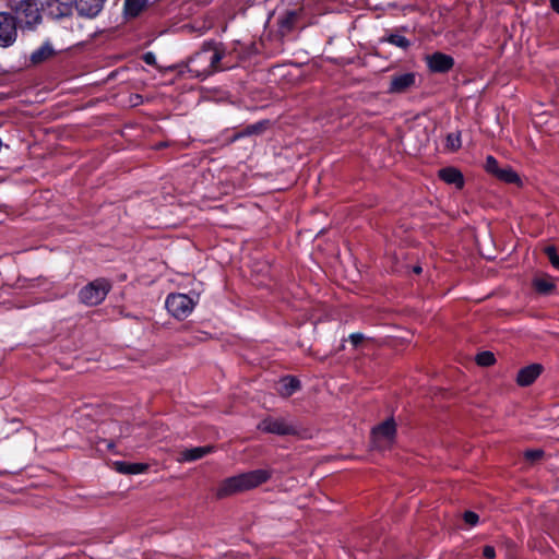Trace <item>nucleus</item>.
I'll use <instances>...</instances> for the list:
<instances>
[{
	"label": "nucleus",
	"mask_w": 559,
	"mask_h": 559,
	"mask_svg": "<svg viewBox=\"0 0 559 559\" xmlns=\"http://www.w3.org/2000/svg\"><path fill=\"white\" fill-rule=\"evenodd\" d=\"M214 452L213 445H203V447H195L191 449H186L180 452V462H192L200 460L204 457L205 455Z\"/></svg>",
	"instance_id": "obj_16"
},
{
	"label": "nucleus",
	"mask_w": 559,
	"mask_h": 559,
	"mask_svg": "<svg viewBox=\"0 0 559 559\" xmlns=\"http://www.w3.org/2000/svg\"><path fill=\"white\" fill-rule=\"evenodd\" d=\"M415 82L416 75L412 72L393 75L388 92L392 94L405 93L415 85Z\"/></svg>",
	"instance_id": "obj_11"
},
{
	"label": "nucleus",
	"mask_w": 559,
	"mask_h": 559,
	"mask_svg": "<svg viewBox=\"0 0 559 559\" xmlns=\"http://www.w3.org/2000/svg\"><path fill=\"white\" fill-rule=\"evenodd\" d=\"M483 556L487 559H493L496 557V550L492 546H485L483 549Z\"/></svg>",
	"instance_id": "obj_32"
},
{
	"label": "nucleus",
	"mask_w": 559,
	"mask_h": 559,
	"mask_svg": "<svg viewBox=\"0 0 559 559\" xmlns=\"http://www.w3.org/2000/svg\"><path fill=\"white\" fill-rule=\"evenodd\" d=\"M550 7L555 12L559 13V0H550Z\"/></svg>",
	"instance_id": "obj_34"
},
{
	"label": "nucleus",
	"mask_w": 559,
	"mask_h": 559,
	"mask_svg": "<svg viewBox=\"0 0 559 559\" xmlns=\"http://www.w3.org/2000/svg\"><path fill=\"white\" fill-rule=\"evenodd\" d=\"M257 428L262 432L276 436H296L299 433L298 425L285 417L267 416L258 424Z\"/></svg>",
	"instance_id": "obj_4"
},
{
	"label": "nucleus",
	"mask_w": 559,
	"mask_h": 559,
	"mask_svg": "<svg viewBox=\"0 0 559 559\" xmlns=\"http://www.w3.org/2000/svg\"><path fill=\"white\" fill-rule=\"evenodd\" d=\"M199 301V296L195 298L181 293L169 294L165 300L167 311L176 319L183 320L188 318Z\"/></svg>",
	"instance_id": "obj_3"
},
{
	"label": "nucleus",
	"mask_w": 559,
	"mask_h": 559,
	"mask_svg": "<svg viewBox=\"0 0 559 559\" xmlns=\"http://www.w3.org/2000/svg\"><path fill=\"white\" fill-rule=\"evenodd\" d=\"M385 40L389 44L402 49H407L411 46V41L405 36L400 34H390Z\"/></svg>",
	"instance_id": "obj_24"
},
{
	"label": "nucleus",
	"mask_w": 559,
	"mask_h": 559,
	"mask_svg": "<svg viewBox=\"0 0 559 559\" xmlns=\"http://www.w3.org/2000/svg\"><path fill=\"white\" fill-rule=\"evenodd\" d=\"M413 271H414L416 274H419V273L421 272V267L417 265V266H415V267L413 269Z\"/></svg>",
	"instance_id": "obj_35"
},
{
	"label": "nucleus",
	"mask_w": 559,
	"mask_h": 559,
	"mask_svg": "<svg viewBox=\"0 0 559 559\" xmlns=\"http://www.w3.org/2000/svg\"><path fill=\"white\" fill-rule=\"evenodd\" d=\"M544 455V451L542 449H532L527 450L524 453V457L530 462H536L537 460L542 459Z\"/></svg>",
	"instance_id": "obj_29"
},
{
	"label": "nucleus",
	"mask_w": 559,
	"mask_h": 559,
	"mask_svg": "<svg viewBox=\"0 0 559 559\" xmlns=\"http://www.w3.org/2000/svg\"><path fill=\"white\" fill-rule=\"evenodd\" d=\"M300 386L301 383L296 377L286 376L281 378L276 391L281 396L289 397L295 392H297L300 389Z\"/></svg>",
	"instance_id": "obj_14"
},
{
	"label": "nucleus",
	"mask_w": 559,
	"mask_h": 559,
	"mask_svg": "<svg viewBox=\"0 0 559 559\" xmlns=\"http://www.w3.org/2000/svg\"><path fill=\"white\" fill-rule=\"evenodd\" d=\"M426 63L428 69L435 73H447L454 66V59L443 52H433L426 57Z\"/></svg>",
	"instance_id": "obj_10"
},
{
	"label": "nucleus",
	"mask_w": 559,
	"mask_h": 559,
	"mask_svg": "<svg viewBox=\"0 0 559 559\" xmlns=\"http://www.w3.org/2000/svg\"><path fill=\"white\" fill-rule=\"evenodd\" d=\"M495 361H496L495 355L488 350L481 352V353L477 354V356H476L477 365L483 366V367H489V366L493 365Z\"/></svg>",
	"instance_id": "obj_25"
},
{
	"label": "nucleus",
	"mask_w": 559,
	"mask_h": 559,
	"mask_svg": "<svg viewBox=\"0 0 559 559\" xmlns=\"http://www.w3.org/2000/svg\"><path fill=\"white\" fill-rule=\"evenodd\" d=\"M463 519L466 524L471 526H475L478 523V514L473 511H466L463 515Z\"/></svg>",
	"instance_id": "obj_30"
},
{
	"label": "nucleus",
	"mask_w": 559,
	"mask_h": 559,
	"mask_svg": "<svg viewBox=\"0 0 559 559\" xmlns=\"http://www.w3.org/2000/svg\"><path fill=\"white\" fill-rule=\"evenodd\" d=\"M496 178L507 183H519L521 181L519 175L510 166L500 168Z\"/></svg>",
	"instance_id": "obj_22"
},
{
	"label": "nucleus",
	"mask_w": 559,
	"mask_h": 559,
	"mask_svg": "<svg viewBox=\"0 0 559 559\" xmlns=\"http://www.w3.org/2000/svg\"><path fill=\"white\" fill-rule=\"evenodd\" d=\"M462 145V142H461V133L460 132H453V133H449L448 136H447V143H445V146L454 152V151H457Z\"/></svg>",
	"instance_id": "obj_26"
},
{
	"label": "nucleus",
	"mask_w": 559,
	"mask_h": 559,
	"mask_svg": "<svg viewBox=\"0 0 559 559\" xmlns=\"http://www.w3.org/2000/svg\"><path fill=\"white\" fill-rule=\"evenodd\" d=\"M364 340H365V335L362 333H352L349 335V342L352 343V345L354 347H357L358 345H360Z\"/></svg>",
	"instance_id": "obj_31"
},
{
	"label": "nucleus",
	"mask_w": 559,
	"mask_h": 559,
	"mask_svg": "<svg viewBox=\"0 0 559 559\" xmlns=\"http://www.w3.org/2000/svg\"><path fill=\"white\" fill-rule=\"evenodd\" d=\"M114 466L118 473L124 475L142 474L148 468V465L145 463H130L126 461H116Z\"/></svg>",
	"instance_id": "obj_17"
},
{
	"label": "nucleus",
	"mask_w": 559,
	"mask_h": 559,
	"mask_svg": "<svg viewBox=\"0 0 559 559\" xmlns=\"http://www.w3.org/2000/svg\"><path fill=\"white\" fill-rule=\"evenodd\" d=\"M484 168L488 174L496 177L501 167H499V163L496 159V157H493L492 155H488L486 157Z\"/></svg>",
	"instance_id": "obj_27"
},
{
	"label": "nucleus",
	"mask_w": 559,
	"mask_h": 559,
	"mask_svg": "<svg viewBox=\"0 0 559 559\" xmlns=\"http://www.w3.org/2000/svg\"><path fill=\"white\" fill-rule=\"evenodd\" d=\"M53 53L52 46L49 43H45L31 53L29 60L33 64H39L52 57Z\"/></svg>",
	"instance_id": "obj_18"
},
{
	"label": "nucleus",
	"mask_w": 559,
	"mask_h": 559,
	"mask_svg": "<svg viewBox=\"0 0 559 559\" xmlns=\"http://www.w3.org/2000/svg\"><path fill=\"white\" fill-rule=\"evenodd\" d=\"M148 0H124L123 11L126 16H138L147 5Z\"/></svg>",
	"instance_id": "obj_20"
},
{
	"label": "nucleus",
	"mask_w": 559,
	"mask_h": 559,
	"mask_svg": "<svg viewBox=\"0 0 559 559\" xmlns=\"http://www.w3.org/2000/svg\"><path fill=\"white\" fill-rule=\"evenodd\" d=\"M298 12L295 10H287L278 17V26L283 33L290 32L298 20Z\"/></svg>",
	"instance_id": "obj_19"
},
{
	"label": "nucleus",
	"mask_w": 559,
	"mask_h": 559,
	"mask_svg": "<svg viewBox=\"0 0 559 559\" xmlns=\"http://www.w3.org/2000/svg\"><path fill=\"white\" fill-rule=\"evenodd\" d=\"M155 60V56L152 53V52H147L145 53L144 56V61L147 63V64H152Z\"/></svg>",
	"instance_id": "obj_33"
},
{
	"label": "nucleus",
	"mask_w": 559,
	"mask_h": 559,
	"mask_svg": "<svg viewBox=\"0 0 559 559\" xmlns=\"http://www.w3.org/2000/svg\"><path fill=\"white\" fill-rule=\"evenodd\" d=\"M75 9V0H46V12L52 19L68 17Z\"/></svg>",
	"instance_id": "obj_9"
},
{
	"label": "nucleus",
	"mask_w": 559,
	"mask_h": 559,
	"mask_svg": "<svg viewBox=\"0 0 559 559\" xmlns=\"http://www.w3.org/2000/svg\"><path fill=\"white\" fill-rule=\"evenodd\" d=\"M110 288L108 281L98 278L85 285L80 290L79 298L86 306H97L106 298Z\"/></svg>",
	"instance_id": "obj_5"
},
{
	"label": "nucleus",
	"mask_w": 559,
	"mask_h": 559,
	"mask_svg": "<svg viewBox=\"0 0 559 559\" xmlns=\"http://www.w3.org/2000/svg\"><path fill=\"white\" fill-rule=\"evenodd\" d=\"M542 371L543 366L540 364L526 366L518 372L516 382L520 386H528L539 377Z\"/></svg>",
	"instance_id": "obj_13"
},
{
	"label": "nucleus",
	"mask_w": 559,
	"mask_h": 559,
	"mask_svg": "<svg viewBox=\"0 0 559 559\" xmlns=\"http://www.w3.org/2000/svg\"><path fill=\"white\" fill-rule=\"evenodd\" d=\"M545 253L547 254L551 265L559 269V255L556 252V248L552 246L546 247Z\"/></svg>",
	"instance_id": "obj_28"
},
{
	"label": "nucleus",
	"mask_w": 559,
	"mask_h": 559,
	"mask_svg": "<svg viewBox=\"0 0 559 559\" xmlns=\"http://www.w3.org/2000/svg\"><path fill=\"white\" fill-rule=\"evenodd\" d=\"M265 124H266L265 121H259V122L249 124L242 131L236 133L233 136V141H237V140L241 139V138L250 136V135H253V134H259V133H261L265 129Z\"/></svg>",
	"instance_id": "obj_21"
},
{
	"label": "nucleus",
	"mask_w": 559,
	"mask_h": 559,
	"mask_svg": "<svg viewBox=\"0 0 559 559\" xmlns=\"http://www.w3.org/2000/svg\"><path fill=\"white\" fill-rule=\"evenodd\" d=\"M16 15L21 23L33 27L41 20L40 11L36 0H22L16 7Z\"/></svg>",
	"instance_id": "obj_8"
},
{
	"label": "nucleus",
	"mask_w": 559,
	"mask_h": 559,
	"mask_svg": "<svg viewBox=\"0 0 559 559\" xmlns=\"http://www.w3.org/2000/svg\"><path fill=\"white\" fill-rule=\"evenodd\" d=\"M17 37L16 17L8 12H0V47L7 48Z\"/></svg>",
	"instance_id": "obj_6"
},
{
	"label": "nucleus",
	"mask_w": 559,
	"mask_h": 559,
	"mask_svg": "<svg viewBox=\"0 0 559 559\" xmlns=\"http://www.w3.org/2000/svg\"><path fill=\"white\" fill-rule=\"evenodd\" d=\"M106 0H75V10L85 17L97 16L104 8Z\"/></svg>",
	"instance_id": "obj_12"
},
{
	"label": "nucleus",
	"mask_w": 559,
	"mask_h": 559,
	"mask_svg": "<svg viewBox=\"0 0 559 559\" xmlns=\"http://www.w3.org/2000/svg\"><path fill=\"white\" fill-rule=\"evenodd\" d=\"M271 477L272 471L269 468H258L241 473L224 479L218 486L216 495L218 498H224L237 492L251 490L266 483Z\"/></svg>",
	"instance_id": "obj_2"
},
{
	"label": "nucleus",
	"mask_w": 559,
	"mask_h": 559,
	"mask_svg": "<svg viewBox=\"0 0 559 559\" xmlns=\"http://www.w3.org/2000/svg\"><path fill=\"white\" fill-rule=\"evenodd\" d=\"M225 49L215 41H205L202 48L189 60L188 72L198 79H205L211 74L233 68L231 64L222 63L225 59Z\"/></svg>",
	"instance_id": "obj_1"
},
{
	"label": "nucleus",
	"mask_w": 559,
	"mask_h": 559,
	"mask_svg": "<svg viewBox=\"0 0 559 559\" xmlns=\"http://www.w3.org/2000/svg\"><path fill=\"white\" fill-rule=\"evenodd\" d=\"M396 433V426L394 420L386 419L382 424L372 429V441L374 447L384 449L390 447Z\"/></svg>",
	"instance_id": "obj_7"
},
{
	"label": "nucleus",
	"mask_w": 559,
	"mask_h": 559,
	"mask_svg": "<svg viewBox=\"0 0 559 559\" xmlns=\"http://www.w3.org/2000/svg\"><path fill=\"white\" fill-rule=\"evenodd\" d=\"M533 284L536 292L540 294H549L555 289V284L546 278H536Z\"/></svg>",
	"instance_id": "obj_23"
},
{
	"label": "nucleus",
	"mask_w": 559,
	"mask_h": 559,
	"mask_svg": "<svg viewBox=\"0 0 559 559\" xmlns=\"http://www.w3.org/2000/svg\"><path fill=\"white\" fill-rule=\"evenodd\" d=\"M439 178L445 183L454 185L459 189H462L464 186L463 174L455 167L441 168L439 170Z\"/></svg>",
	"instance_id": "obj_15"
}]
</instances>
